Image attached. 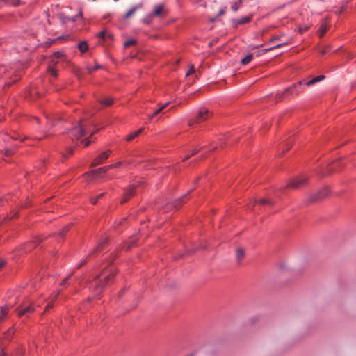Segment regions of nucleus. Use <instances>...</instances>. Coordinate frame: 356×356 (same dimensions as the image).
<instances>
[{
    "label": "nucleus",
    "instance_id": "20e7f679",
    "mask_svg": "<svg viewBox=\"0 0 356 356\" xmlns=\"http://www.w3.org/2000/svg\"><path fill=\"white\" fill-rule=\"evenodd\" d=\"M86 122L83 120H79V124L72 129L70 131V134L73 136L74 139L76 140H80L81 137L86 135Z\"/></svg>",
    "mask_w": 356,
    "mask_h": 356
},
{
    "label": "nucleus",
    "instance_id": "f03ea898",
    "mask_svg": "<svg viewBox=\"0 0 356 356\" xmlns=\"http://www.w3.org/2000/svg\"><path fill=\"white\" fill-rule=\"evenodd\" d=\"M302 86H312V79L310 80H302L297 83L293 84L291 87H289L286 88L283 92L281 93H277L276 95V101L277 102H281L284 99H286L291 96L296 95L298 94L299 92H302V90L301 89Z\"/></svg>",
    "mask_w": 356,
    "mask_h": 356
},
{
    "label": "nucleus",
    "instance_id": "3c124183",
    "mask_svg": "<svg viewBox=\"0 0 356 356\" xmlns=\"http://www.w3.org/2000/svg\"><path fill=\"white\" fill-rule=\"evenodd\" d=\"M0 356H6V353L4 352L3 350H1L0 353Z\"/></svg>",
    "mask_w": 356,
    "mask_h": 356
},
{
    "label": "nucleus",
    "instance_id": "58836bf2",
    "mask_svg": "<svg viewBox=\"0 0 356 356\" xmlns=\"http://www.w3.org/2000/svg\"><path fill=\"white\" fill-rule=\"evenodd\" d=\"M13 150L11 149H5V155L6 156H11L13 154Z\"/></svg>",
    "mask_w": 356,
    "mask_h": 356
},
{
    "label": "nucleus",
    "instance_id": "c9c22d12",
    "mask_svg": "<svg viewBox=\"0 0 356 356\" xmlns=\"http://www.w3.org/2000/svg\"><path fill=\"white\" fill-rule=\"evenodd\" d=\"M49 72L54 76H57L58 73L54 67H49Z\"/></svg>",
    "mask_w": 356,
    "mask_h": 356
},
{
    "label": "nucleus",
    "instance_id": "c85d7f7f",
    "mask_svg": "<svg viewBox=\"0 0 356 356\" xmlns=\"http://www.w3.org/2000/svg\"><path fill=\"white\" fill-rule=\"evenodd\" d=\"M71 225H67L65 226L61 232L59 233V235L63 237L70 229Z\"/></svg>",
    "mask_w": 356,
    "mask_h": 356
},
{
    "label": "nucleus",
    "instance_id": "c03bdc74",
    "mask_svg": "<svg viewBox=\"0 0 356 356\" xmlns=\"http://www.w3.org/2000/svg\"><path fill=\"white\" fill-rule=\"evenodd\" d=\"M100 67H101L99 65H96V66H95V67L93 69H89V72H93L95 70L99 69Z\"/></svg>",
    "mask_w": 356,
    "mask_h": 356
},
{
    "label": "nucleus",
    "instance_id": "7c9ffc66",
    "mask_svg": "<svg viewBox=\"0 0 356 356\" xmlns=\"http://www.w3.org/2000/svg\"><path fill=\"white\" fill-rule=\"evenodd\" d=\"M256 202L260 204H272V202L265 198H261L259 201H256Z\"/></svg>",
    "mask_w": 356,
    "mask_h": 356
},
{
    "label": "nucleus",
    "instance_id": "cd10ccee",
    "mask_svg": "<svg viewBox=\"0 0 356 356\" xmlns=\"http://www.w3.org/2000/svg\"><path fill=\"white\" fill-rule=\"evenodd\" d=\"M286 44V42H283V43H280V44H276L275 46L274 47H270V48H268V49H265L264 51L265 52H268V51H272L273 49H276V48H280L281 47H283L284 45Z\"/></svg>",
    "mask_w": 356,
    "mask_h": 356
},
{
    "label": "nucleus",
    "instance_id": "dca6fc26",
    "mask_svg": "<svg viewBox=\"0 0 356 356\" xmlns=\"http://www.w3.org/2000/svg\"><path fill=\"white\" fill-rule=\"evenodd\" d=\"M163 10V6L161 4L156 5L154 7V10L152 14V16H160L162 14Z\"/></svg>",
    "mask_w": 356,
    "mask_h": 356
},
{
    "label": "nucleus",
    "instance_id": "37998d69",
    "mask_svg": "<svg viewBox=\"0 0 356 356\" xmlns=\"http://www.w3.org/2000/svg\"><path fill=\"white\" fill-rule=\"evenodd\" d=\"M168 104H169L168 102H166L164 104H163L161 106H160L159 108L161 109V111H162L164 108H165L167 107Z\"/></svg>",
    "mask_w": 356,
    "mask_h": 356
},
{
    "label": "nucleus",
    "instance_id": "ea45409f",
    "mask_svg": "<svg viewBox=\"0 0 356 356\" xmlns=\"http://www.w3.org/2000/svg\"><path fill=\"white\" fill-rule=\"evenodd\" d=\"M281 38V36L280 35H276V36H273L270 40V43H273L275 42V41H277V40H280Z\"/></svg>",
    "mask_w": 356,
    "mask_h": 356
},
{
    "label": "nucleus",
    "instance_id": "f257e3e1",
    "mask_svg": "<svg viewBox=\"0 0 356 356\" xmlns=\"http://www.w3.org/2000/svg\"><path fill=\"white\" fill-rule=\"evenodd\" d=\"M115 275V273L113 268L104 270L101 275L97 277L91 284L93 293L97 296L100 295L104 288L113 282Z\"/></svg>",
    "mask_w": 356,
    "mask_h": 356
},
{
    "label": "nucleus",
    "instance_id": "a211bd4d",
    "mask_svg": "<svg viewBox=\"0 0 356 356\" xmlns=\"http://www.w3.org/2000/svg\"><path fill=\"white\" fill-rule=\"evenodd\" d=\"M60 294V291H58L52 298L51 300L47 303L46 306L45 311H48L49 309L54 307V302L57 299L58 296Z\"/></svg>",
    "mask_w": 356,
    "mask_h": 356
},
{
    "label": "nucleus",
    "instance_id": "473e14b6",
    "mask_svg": "<svg viewBox=\"0 0 356 356\" xmlns=\"http://www.w3.org/2000/svg\"><path fill=\"white\" fill-rule=\"evenodd\" d=\"M161 112V109L157 108L152 114L148 115L149 120H152L154 116L157 115L159 113Z\"/></svg>",
    "mask_w": 356,
    "mask_h": 356
},
{
    "label": "nucleus",
    "instance_id": "a878e982",
    "mask_svg": "<svg viewBox=\"0 0 356 356\" xmlns=\"http://www.w3.org/2000/svg\"><path fill=\"white\" fill-rule=\"evenodd\" d=\"M104 195V193H102L100 194H99L98 195L95 196V197H91L90 198V202L92 204H95L98 200L99 198H101L102 197H103Z\"/></svg>",
    "mask_w": 356,
    "mask_h": 356
},
{
    "label": "nucleus",
    "instance_id": "2f4dec72",
    "mask_svg": "<svg viewBox=\"0 0 356 356\" xmlns=\"http://www.w3.org/2000/svg\"><path fill=\"white\" fill-rule=\"evenodd\" d=\"M200 151V149H194L193 151H192V153L190 154V155H188L186 156H185L184 159H183V161H185L186 160H188L191 156H192L193 155L197 154L198 152Z\"/></svg>",
    "mask_w": 356,
    "mask_h": 356
},
{
    "label": "nucleus",
    "instance_id": "0eeeda50",
    "mask_svg": "<svg viewBox=\"0 0 356 356\" xmlns=\"http://www.w3.org/2000/svg\"><path fill=\"white\" fill-rule=\"evenodd\" d=\"M42 241V238L40 236L35 237L33 240L22 245V249L24 252H30L40 243Z\"/></svg>",
    "mask_w": 356,
    "mask_h": 356
},
{
    "label": "nucleus",
    "instance_id": "a18cd8bd",
    "mask_svg": "<svg viewBox=\"0 0 356 356\" xmlns=\"http://www.w3.org/2000/svg\"><path fill=\"white\" fill-rule=\"evenodd\" d=\"M84 141H85V144H84V146H85V147L88 146V145L91 143V142H92V141H91V140H85Z\"/></svg>",
    "mask_w": 356,
    "mask_h": 356
},
{
    "label": "nucleus",
    "instance_id": "9b49d317",
    "mask_svg": "<svg viewBox=\"0 0 356 356\" xmlns=\"http://www.w3.org/2000/svg\"><path fill=\"white\" fill-rule=\"evenodd\" d=\"M136 188V186L134 184H131L128 186V188L126 189L124 193V195L121 200V203H124L127 202L134 195Z\"/></svg>",
    "mask_w": 356,
    "mask_h": 356
},
{
    "label": "nucleus",
    "instance_id": "de8ad7c7",
    "mask_svg": "<svg viewBox=\"0 0 356 356\" xmlns=\"http://www.w3.org/2000/svg\"><path fill=\"white\" fill-rule=\"evenodd\" d=\"M134 241H132L131 243H130L128 245V246L127 247V250H130V249H131V248L134 245Z\"/></svg>",
    "mask_w": 356,
    "mask_h": 356
},
{
    "label": "nucleus",
    "instance_id": "2eb2a0df",
    "mask_svg": "<svg viewBox=\"0 0 356 356\" xmlns=\"http://www.w3.org/2000/svg\"><path fill=\"white\" fill-rule=\"evenodd\" d=\"M236 257L238 262H241L245 257V251L243 248H237L236 251Z\"/></svg>",
    "mask_w": 356,
    "mask_h": 356
},
{
    "label": "nucleus",
    "instance_id": "bf43d9fd",
    "mask_svg": "<svg viewBox=\"0 0 356 356\" xmlns=\"http://www.w3.org/2000/svg\"><path fill=\"white\" fill-rule=\"evenodd\" d=\"M79 15L81 17V15H82V13H81V11H79Z\"/></svg>",
    "mask_w": 356,
    "mask_h": 356
},
{
    "label": "nucleus",
    "instance_id": "aec40b11",
    "mask_svg": "<svg viewBox=\"0 0 356 356\" xmlns=\"http://www.w3.org/2000/svg\"><path fill=\"white\" fill-rule=\"evenodd\" d=\"M66 58L65 55L62 51H56L54 52L52 54V60H57V59H63L65 60Z\"/></svg>",
    "mask_w": 356,
    "mask_h": 356
},
{
    "label": "nucleus",
    "instance_id": "f704fd0d",
    "mask_svg": "<svg viewBox=\"0 0 356 356\" xmlns=\"http://www.w3.org/2000/svg\"><path fill=\"white\" fill-rule=\"evenodd\" d=\"M325 78V77L324 75H320V76H318L317 77L313 78V84L323 80Z\"/></svg>",
    "mask_w": 356,
    "mask_h": 356
},
{
    "label": "nucleus",
    "instance_id": "6ab92c4d",
    "mask_svg": "<svg viewBox=\"0 0 356 356\" xmlns=\"http://www.w3.org/2000/svg\"><path fill=\"white\" fill-rule=\"evenodd\" d=\"M141 4L134 6L125 13L124 17L129 18L136 11L138 8H141Z\"/></svg>",
    "mask_w": 356,
    "mask_h": 356
},
{
    "label": "nucleus",
    "instance_id": "7ed1b4c3",
    "mask_svg": "<svg viewBox=\"0 0 356 356\" xmlns=\"http://www.w3.org/2000/svg\"><path fill=\"white\" fill-rule=\"evenodd\" d=\"M210 116L211 113L207 108H201L199 110L198 113L193 118H191L188 120V125L191 127L195 124L201 123L210 118Z\"/></svg>",
    "mask_w": 356,
    "mask_h": 356
},
{
    "label": "nucleus",
    "instance_id": "09e8293b",
    "mask_svg": "<svg viewBox=\"0 0 356 356\" xmlns=\"http://www.w3.org/2000/svg\"><path fill=\"white\" fill-rule=\"evenodd\" d=\"M67 278L66 277V278H65L64 280H63V281H62V282H61V283H60V285H64V284H65V283L67 282Z\"/></svg>",
    "mask_w": 356,
    "mask_h": 356
},
{
    "label": "nucleus",
    "instance_id": "4be33fe9",
    "mask_svg": "<svg viewBox=\"0 0 356 356\" xmlns=\"http://www.w3.org/2000/svg\"><path fill=\"white\" fill-rule=\"evenodd\" d=\"M99 103L105 106H109L113 104V99L111 97H106L104 100H99Z\"/></svg>",
    "mask_w": 356,
    "mask_h": 356
},
{
    "label": "nucleus",
    "instance_id": "6e6552de",
    "mask_svg": "<svg viewBox=\"0 0 356 356\" xmlns=\"http://www.w3.org/2000/svg\"><path fill=\"white\" fill-rule=\"evenodd\" d=\"M330 193L328 186H324L313 195V202L321 201L327 197Z\"/></svg>",
    "mask_w": 356,
    "mask_h": 356
},
{
    "label": "nucleus",
    "instance_id": "0e129e2a",
    "mask_svg": "<svg viewBox=\"0 0 356 356\" xmlns=\"http://www.w3.org/2000/svg\"><path fill=\"white\" fill-rule=\"evenodd\" d=\"M259 47H262V44H260ZM259 46L256 47V48H258Z\"/></svg>",
    "mask_w": 356,
    "mask_h": 356
},
{
    "label": "nucleus",
    "instance_id": "052dcab7",
    "mask_svg": "<svg viewBox=\"0 0 356 356\" xmlns=\"http://www.w3.org/2000/svg\"><path fill=\"white\" fill-rule=\"evenodd\" d=\"M84 263H86V261H84V262L82 264V265H83ZM81 266V265H79V266H78V268H80Z\"/></svg>",
    "mask_w": 356,
    "mask_h": 356
},
{
    "label": "nucleus",
    "instance_id": "864d4df0",
    "mask_svg": "<svg viewBox=\"0 0 356 356\" xmlns=\"http://www.w3.org/2000/svg\"><path fill=\"white\" fill-rule=\"evenodd\" d=\"M232 10H233L234 11H236V10H237V9H238V8H237L236 6H232Z\"/></svg>",
    "mask_w": 356,
    "mask_h": 356
},
{
    "label": "nucleus",
    "instance_id": "5701e85b",
    "mask_svg": "<svg viewBox=\"0 0 356 356\" xmlns=\"http://www.w3.org/2000/svg\"><path fill=\"white\" fill-rule=\"evenodd\" d=\"M252 58H253V54H250L247 55L245 57H244L241 60V64L243 65H246L249 64L251 62V60H252Z\"/></svg>",
    "mask_w": 356,
    "mask_h": 356
},
{
    "label": "nucleus",
    "instance_id": "bb28decb",
    "mask_svg": "<svg viewBox=\"0 0 356 356\" xmlns=\"http://www.w3.org/2000/svg\"><path fill=\"white\" fill-rule=\"evenodd\" d=\"M251 20V17H243L237 22V24H243L249 22Z\"/></svg>",
    "mask_w": 356,
    "mask_h": 356
},
{
    "label": "nucleus",
    "instance_id": "79ce46f5",
    "mask_svg": "<svg viewBox=\"0 0 356 356\" xmlns=\"http://www.w3.org/2000/svg\"><path fill=\"white\" fill-rule=\"evenodd\" d=\"M6 262L3 259H0V270L6 265Z\"/></svg>",
    "mask_w": 356,
    "mask_h": 356
},
{
    "label": "nucleus",
    "instance_id": "f3484780",
    "mask_svg": "<svg viewBox=\"0 0 356 356\" xmlns=\"http://www.w3.org/2000/svg\"><path fill=\"white\" fill-rule=\"evenodd\" d=\"M79 50L82 53H86L88 50V44L86 41H81L78 44Z\"/></svg>",
    "mask_w": 356,
    "mask_h": 356
},
{
    "label": "nucleus",
    "instance_id": "f8f14e48",
    "mask_svg": "<svg viewBox=\"0 0 356 356\" xmlns=\"http://www.w3.org/2000/svg\"><path fill=\"white\" fill-rule=\"evenodd\" d=\"M110 169H112V166L106 165V166L101 167L96 170H91V171L88 172L87 173V175H91L92 176H96L97 174H99V173H105Z\"/></svg>",
    "mask_w": 356,
    "mask_h": 356
},
{
    "label": "nucleus",
    "instance_id": "39448f33",
    "mask_svg": "<svg viewBox=\"0 0 356 356\" xmlns=\"http://www.w3.org/2000/svg\"><path fill=\"white\" fill-rule=\"evenodd\" d=\"M308 182V178L305 177L304 175H301L298 177L293 179H292L287 185L286 188H293V189H299L302 187L305 186L306 184Z\"/></svg>",
    "mask_w": 356,
    "mask_h": 356
},
{
    "label": "nucleus",
    "instance_id": "49530a36",
    "mask_svg": "<svg viewBox=\"0 0 356 356\" xmlns=\"http://www.w3.org/2000/svg\"><path fill=\"white\" fill-rule=\"evenodd\" d=\"M14 334V330H13V329H9V330H8V332H7L6 335H7V334L12 335V334Z\"/></svg>",
    "mask_w": 356,
    "mask_h": 356
},
{
    "label": "nucleus",
    "instance_id": "393cba45",
    "mask_svg": "<svg viewBox=\"0 0 356 356\" xmlns=\"http://www.w3.org/2000/svg\"><path fill=\"white\" fill-rule=\"evenodd\" d=\"M8 312V307L7 306H4L1 307V315H0V321L2 318L7 315Z\"/></svg>",
    "mask_w": 356,
    "mask_h": 356
},
{
    "label": "nucleus",
    "instance_id": "e2e57ef3",
    "mask_svg": "<svg viewBox=\"0 0 356 356\" xmlns=\"http://www.w3.org/2000/svg\"><path fill=\"white\" fill-rule=\"evenodd\" d=\"M61 38H62L59 37V38H57V39H56V40H60V39H61Z\"/></svg>",
    "mask_w": 356,
    "mask_h": 356
},
{
    "label": "nucleus",
    "instance_id": "4c0bfd02",
    "mask_svg": "<svg viewBox=\"0 0 356 356\" xmlns=\"http://www.w3.org/2000/svg\"><path fill=\"white\" fill-rule=\"evenodd\" d=\"M152 17H153V16H152V15H149V16H147V17H145V18L143 19V23H145V24H149V23L151 22Z\"/></svg>",
    "mask_w": 356,
    "mask_h": 356
},
{
    "label": "nucleus",
    "instance_id": "6e6d98bb",
    "mask_svg": "<svg viewBox=\"0 0 356 356\" xmlns=\"http://www.w3.org/2000/svg\"><path fill=\"white\" fill-rule=\"evenodd\" d=\"M181 204V200H178L177 201V204L179 205V207H180Z\"/></svg>",
    "mask_w": 356,
    "mask_h": 356
},
{
    "label": "nucleus",
    "instance_id": "412c9836",
    "mask_svg": "<svg viewBox=\"0 0 356 356\" xmlns=\"http://www.w3.org/2000/svg\"><path fill=\"white\" fill-rule=\"evenodd\" d=\"M97 37L102 40H105L107 37L112 38V35L107 33L106 30H103L97 34Z\"/></svg>",
    "mask_w": 356,
    "mask_h": 356
},
{
    "label": "nucleus",
    "instance_id": "5fc2aeb1",
    "mask_svg": "<svg viewBox=\"0 0 356 356\" xmlns=\"http://www.w3.org/2000/svg\"><path fill=\"white\" fill-rule=\"evenodd\" d=\"M225 13L223 10H221L219 13L220 15H223Z\"/></svg>",
    "mask_w": 356,
    "mask_h": 356
},
{
    "label": "nucleus",
    "instance_id": "a19ab883",
    "mask_svg": "<svg viewBox=\"0 0 356 356\" xmlns=\"http://www.w3.org/2000/svg\"><path fill=\"white\" fill-rule=\"evenodd\" d=\"M122 165V162L119 161V162H117L114 164H111V165H108V166H112V169L114 168H118V167H120Z\"/></svg>",
    "mask_w": 356,
    "mask_h": 356
},
{
    "label": "nucleus",
    "instance_id": "72a5a7b5",
    "mask_svg": "<svg viewBox=\"0 0 356 356\" xmlns=\"http://www.w3.org/2000/svg\"><path fill=\"white\" fill-rule=\"evenodd\" d=\"M195 72V67L194 66L192 65L190 66V68L189 70H188V72H186V76H188L190 75H191L192 74H194Z\"/></svg>",
    "mask_w": 356,
    "mask_h": 356
},
{
    "label": "nucleus",
    "instance_id": "c756f323",
    "mask_svg": "<svg viewBox=\"0 0 356 356\" xmlns=\"http://www.w3.org/2000/svg\"><path fill=\"white\" fill-rule=\"evenodd\" d=\"M136 41L135 40H133V39L128 40L124 43V47H129L130 46L134 45L136 44Z\"/></svg>",
    "mask_w": 356,
    "mask_h": 356
},
{
    "label": "nucleus",
    "instance_id": "9d476101",
    "mask_svg": "<svg viewBox=\"0 0 356 356\" xmlns=\"http://www.w3.org/2000/svg\"><path fill=\"white\" fill-rule=\"evenodd\" d=\"M329 27H330V24L328 22L327 19L325 18V19H322L320 22L319 27L316 31L318 37L321 38H323L324 36V35L326 33V32L327 31Z\"/></svg>",
    "mask_w": 356,
    "mask_h": 356
},
{
    "label": "nucleus",
    "instance_id": "680f3d73",
    "mask_svg": "<svg viewBox=\"0 0 356 356\" xmlns=\"http://www.w3.org/2000/svg\"><path fill=\"white\" fill-rule=\"evenodd\" d=\"M343 8H341V9L340 10V13H342V12H343Z\"/></svg>",
    "mask_w": 356,
    "mask_h": 356
},
{
    "label": "nucleus",
    "instance_id": "603ef678",
    "mask_svg": "<svg viewBox=\"0 0 356 356\" xmlns=\"http://www.w3.org/2000/svg\"><path fill=\"white\" fill-rule=\"evenodd\" d=\"M327 51V48H325L324 49L321 50V54H325L326 52Z\"/></svg>",
    "mask_w": 356,
    "mask_h": 356
},
{
    "label": "nucleus",
    "instance_id": "ddd939ff",
    "mask_svg": "<svg viewBox=\"0 0 356 356\" xmlns=\"http://www.w3.org/2000/svg\"><path fill=\"white\" fill-rule=\"evenodd\" d=\"M0 3L3 5L18 6L21 4V0H0Z\"/></svg>",
    "mask_w": 356,
    "mask_h": 356
},
{
    "label": "nucleus",
    "instance_id": "69168bd1",
    "mask_svg": "<svg viewBox=\"0 0 356 356\" xmlns=\"http://www.w3.org/2000/svg\"><path fill=\"white\" fill-rule=\"evenodd\" d=\"M2 202V200H0V202Z\"/></svg>",
    "mask_w": 356,
    "mask_h": 356
},
{
    "label": "nucleus",
    "instance_id": "4d7b16f0",
    "mask_svg": "<svg viewBox=\"0 0 356 356\" xmlns=\"http://www.w3.org/2000/svg\"><path fill=\"white\" fill-rule=\"evenodd\" d=\"M95 132H96V131H92V132L90 134V136H92V135H94Z\"/></svg>",
    "mask_w": 356,
    "mask_h": 356
},
{
    "label": "nucleus",
    "instance_id": "e433bc0d",
    "mask_svg": "<svg viewBox=\"0 0 356 356\" xmlns=\"http://www.w3.org/2000/svg\"><path fill=\"white\" fill-rule=\"evenodd\" d=\"M74 147H70L67 149V154L65 155V156L67 158L72 155L74 152Z\"/></svg>",
    "mask_w": 356,
    "mask_h": 356
},
{
    "label": "nucleus",
    "instance_id": "b1692460",
    "mask_svg": "<svg viewBox=\"0 0 356 356\" xmlns=\"http://www.w3.org/2000/svg\"><path fill=\"white\" fill-rule=\"evenodd\" d=\"M107 241L108 238L105 237L102 241H99L97 247L94 248L93 252H97L98 251H99L102 248L104 244L107 242Z\"/></svg>",
    "mask_w": 356,
    "mask_h": 356
},
{
    "label": "nucleus",
    "instance_id": "423d86ee",
    "mask_svg": "<svg viewBox=\"0 0 356 356\" xmlns=\"http://www.w3.org/2000/svg\"><path fill=\"white\" fill-rule=\"evenodd\" d=\"M35 303H31L27 306H19L17 309V316L21 318L24 316H27L29 314H31L35 311Z\"/></svg>",
    "mask_w": 356,
    "mask_h": 356
},
{
    "label": "nucleus",
    "instance_id": "4468645a",
    "mask_svg": "<svg viewBox=\"0 0 356 356\" xmlns=\"http://www.w3.org/2000/svg\"><path fill=\"white\" fill-rule=\"evenodd\" d=\"M143 129H139L137 131H135L129 134H128L127 136H126V140L127 141H131L133 139H134L136 137L138 136L143 131Z\"/></svg>",
    "mask_w": 356,
    "mask_h": 356
},
{
    "label": "nucleus",
    "instance_id": "8fccbe9b",
    "mask_svg": "<svg viewBox=\"0 0 356 356\" xmlns=\"http://www.w3.org/2000/svg\"><path fill=\"white\" fill-rule=\"evenodd\" d=\"M13 138L14 140H20L21 141L24 140V138H22L17 137V136H15V137H13Z\"/></svg>",
    "mask_w": 356,
    "mask_h": 356
},
{
    "label": "nucleus",
    "instance_id": "1a4fd4ad",
    "mask_svg": "<svg viewBox=\"0 0 356 356\" xmlns=\"http://www.w3.org/2000/svg\"><path fill=\"white\" fill-rule=\"evenodd\" d=\"M110 153V150L103 152L99 155H98L95 159H93L91 165L96 166L103 163L109 157Z\"/></svg>",
    "mask_w": 356,
    "mask_h": 356
},
{
    "label": "nucleus",
    "instance_id": "13d9d810",
    "mask_svg": "<svg viewBox=\"0 0 356 356\" xmlns=\"http://www.w3.org/2000/svg\"><path fill=\"white\" fill-rule=\"evenodd\" d=\"M16 215H17V213H14L13 216L10 217V218H12L15 217V216H16Z\"/></svg>",
    "mask_w": 356,
    "mask_h": 356
}]
</instances>
